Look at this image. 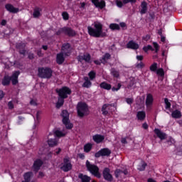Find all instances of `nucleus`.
<instances>
[{"mask_svg":"<svg viewBox=\"0 0 182 182\" xmlns=\"http://www.w3.org/2000/svg\"><path fill=\"white\" fill-rule=\"evenodd\" d=\"M4 91L0 90V99H2L4 97Z\"/></svg>","mask_w":182,"mask_h":182,"instance_id":"69168bd1","label":"nucleus"},{"mask_svg":"<svg viewBox=\"0 0 182 182\" xmlns=\"http://www.w3.org/2000/svg\"><path fill=\"white\" fill-rule=\"evenodd\" d=\"M86 167L91 174L95 176L97 178H100L102 176L100 175V173H99V167H97V166L91 164L89 161H87Z\"/></svg>","mask_w":182,"mask_h":182,"instance_id":"20e7f679","label":"nucleus"},{"mask_svg":"<svg viewBox=\"0 0 182 182\" xmlns=\"http://www.w3.org/2000/svg\"><path fill=\"white\" fill-rule=\"evenodd\" d=\"M45 174L43 172H39L38 177L41 178L44 177Z\"/></svg>","mask_w":182,"mask_h":182,"instance_id":"0e129e2a","label":"nucleus"},{"mask_svg":"<svg viewBox=\"0 0 182 182\" xmlns=\"http://www.w3.org/2000/svg\"><path fill=\"white\" fill-rule=\"evenodd\" d=\"M85 82L83 83V87H90L92 86V82L90 80H89V78L87 77H85Z\"/></svg>","mask_w":182,"mask_h":182,"instance_id":"f704fd0d","label":"nucleus"},{"mask_svg":"<svg viewBox=\"0 0 182 182\" xmlns=\"http://www.w3.org/2000/svg\"><path fill=\"white\" fill-rule=\"evenodd\" d=\"M65 27L60 28L57 32H56V35H60V33H65Z\"/></svg>","mask_w":182,"mask_h":182,"instance_id":"3c124183","label":"nucleus"},{"mask_svg":"<svg viewBox=\"0 0 182 182\" xmlns=\"http://www.w3.org/2000/svg\"><path fill=\"white\" fill-rule=\"evenodd\" d=\"M154 133L156 134L157 137H159V139H160L161 140H165V139H166L167 137L166 133L161 132L159 129H155Z\"/></svg>","mask_w":182,"mask_h":182,"instance_id":"2eb2a0df","label":"nucleus"},{"mask_svg":"<svg viewBox=\"0 0 182 182\" xmlns=\"http://www.w3.org/2000/svg\"><path fill=\"white\" fill-rule=\"evenodd\" d=\"M110 154H112V151H110V149H107V148H104L101 150H100L98 152L95 153V156L97 159H99V157L100 156H110Z\"/></svg>","mask_w":182,"mask_h":182,"instance_id":"6e6552de","label":"nucleus"},{"mask_svg":"<svg viewBox=\"0 0 182 182\" xmlns=\"http://www.w3.org/2000/svg\"><path fill=\"white\" fill-rule=\"evenodd\" d=\"M116 4L117 6H118V8H122V6H123V1H120V0H117L116 1Z\"/></svg>","mask_w":182,"mask_h":182,"instance_id":"09e8293b","label":"nucleus"},{"mask_svg":"<svg viewBox=\"0 0 182 182\" xmlns=\"http://www.w3.org/2000/svg\"><path fill=\"white\" fill-rule=\"evenodd\" d=\"M153 95L151 94H148L146 95V105L147 107H150L151 105H153Z\"/></svg>","mask_w":182,"mask_h":182,"instance_id":"6ab92c4d","label":"nucleus"},{"mask_svg":"<svg viewBox=\"0 0 182 182\" xmlns=\"http://www.w3.org/2000/svg\"><path fill=\"white\" fill-rule=\"evenodd\" d=\"M88 76H89L90 80H93V79H95V77H96V73H95L94 71H90L88 74Z\"/></svg>","mask_w":182,"mask_h":182,"instance_id":"37998d69","label":"nucleus"},{"mask_svg":"<svg viewBox=\"0 0 182 182\" xmlns=\"http://www.w3.org/2000/svg\"><path fill=\"white\" fill-rule=\"evenodd\" d=\"M62 16L65 21H68V19H69V14L66 11L63 12Z\"/></svg>","mask_w":182,"mask_h":182,"instance_id":"a18cd8bd","label":"nucleus"},{"mask_svg":"<svg viewBox=\"0 0 182 182\" xmlns=\"http://www.w3.org/2000/svg\"><path fill=\"white\" fill-rule=\"evenodd\" d=\"M136 59L137 60H143V55H137Z\"/></svg>","mask_w":182,"mask_h":182,"instance_id":"052dcab7","label":"nucleus"},{"mask_svg":"<svg viewBox=\"0 0 182 182\" xmlns=\"http://www.w3.org/2000/svg\"><path fill=\"white\" fill-rule=\"evenodd\" d=\"M30 104L32 105V106H36L38 104L36 103V100H31V102H30Z\"/></svg>","mask_w":182,"mask_h":182,"instance_id":"864d4df0","label":"nucleus"},{"mask_svg":"<svg viewBox=\"0 0 182 182\" xmlns=\"http://www.w3.org/2000/svg\"><path fill=\"white\" fill-rule=\"evenodd\" d=\"M164 102H165V105H166L165 109H170V107H171V103H170V102H168V99L165 98V99H164Z\"/></svg>","mask_w":182,"mask_h":182,"instance_id":"a19ab883","label":"nucleus"},{"mask_svg":"<svg viewBox=\"0 0 182 182\" xmlns=\"http://www.w3.org/2000/svg\"><path fill=\"white\" fill-rule=\"evenodd\" d=\"M103 177L107 181H113V176L110 174V169H109V168H105L103 171Z\"/></svg>","mask_w":182,"mask_h":182,"instance_id":"1a4fd4ad","label":"nucleus"},{"mask_svg":"<svg viewBox=\"0 0 182 182\" xmlns=\"http://www.w3.org/2000/svg\"><path fill=\"white\" fill-rule=\"evenodd\" d=\"M56 62L58 65H62L65 62V54L61 52L57 54Z\"/></svg>","mask_w":182,"mask_h":182,"instance_id":"dca6fc26","label":"nucleus"},{"mask_svg":"<svg viewBox=\"0 0 182 182\" xmlns=\"http://www.w3.org/2000/svg\"><path fill=\"white\" fill-rule=\"evenodd\" d=\"M19 71H15L11 77L12 85H16L18 83V76H19Z\"/></svg>","mask_w":182,"mask_h":182,"instance_id":"a211bd4d","label":"nucleus"},{"mask_svg":"<svg viewBox=\"0 0 182 182\" xmlns=\"http://www.w3.org/2000/svg\"><path fill=\"white\" fill-rule=\"evenodd\" d=\"M78 178L81 179V182H90V177L83 175L82 173H80L78 175Z\"/></svg>","mask_w":182,"mask_h":182,"instance_id":"b1692460","label":"nucleus"},{"mask_svg":"<svg viewBox=\"0 0 182 182\" xmlns=\"http://www.w3.org/2000/svg\"><path fill=\"white\" fill-rule=\"evenodd\" d=\"M85 6H86V3L85 2L80 3V8H82V9H85Z\"/></svg>","mask_w":182,"mask_h":182,"instance_id":"bf43d9fd","label":"nucleus"},{"mask_svg":"<svg viewBox=\"0 0 182 182\" xmlns=\"http://www.w3.org/2000/svg\"><path fill=\"white\" fill-rule=\"evenodd\" d=\"M92 139H93L94 141H95V143H102V141L105 140V136H102V135L97 134V135L93 136Z\"/></svg>","mask_w":182,"mask_h":182,"instance_id":"5701e85b","label":"nucleus"},{"mask_svg":"<svg viewBox=\"0 0 182 182\" xmlns=\"http://www.w3.org/2000/svg\"><path fill=\"white\" fill-rule=\"evenodd\" d=\"M5 8L6 11L11 14H18V12H19V9L15 8L12 4H6Z\"/></svg>","mask_w":182,"mask_h":182,"instance_id":"4468645a","label":"nucleus"},{"mask_svg":"<svg viewBox=\"0 0 182 182\" xmlns=\"http://www.w3.org/2000/svg\"><path fill=\"white\" fill-rule=\"evenodd\" d=\"M24 48L25 43H21L17 45V49L19 50L21 55H25L26 51L25 50Z\"/></svg>","mask_w":182,"mask_h":182,"instance_id":"a878e982","label":"nucleus"},{"mask_svg":"<svg viewBox=\"0 0 182 182\" xmlns=\"http://www.w3.org/2000/svg\"><path fill=\"white\" fill-rule=\"evenodd\" d=\"M109 59H110V55L109 53H105V55L102 58L101 60V63H107V60H109Z\"/></svg>","mask_w":182,"mask_h":182,"instance_id":"473e14b6","label":"nucleus"},{"mask_svg":"<svg viewBox=\"0 0 182 182\" xmlns=\"http://www.w3.org/2000/svg\"><path fill=\"white\" fill-rule=\"evenodd\" d=\"M77 113L79 117H85L89 114V107L85 102H78L77 105Z\"/></svg>","mask_w":182,"mask_h":182,"instance_id":"7ed1b4c3","label":"nucleus"},{"mask_svg":"<svg viewBox=\"0 0 182 182\" xmlns=\"http://www.w3.org/2000/svg\"><path fill=\"white\" fill-rule=\"evenodd\" d=\"M150 70H151V72H156L157 70V63H154L150 66Z\"/></svg>","mask_w":182,"mask_h":182,"instance_id":"79ce46f5","label":"nucleus"},{"mask_svg":"<svg viewBox=\"0 0 182 182\" xmlns=\"http://www.w3.org/2000/svg\"><path fill=\"white\" fill-rule=\"evenodd\" d=\"M62 53L65 54V56H69L70 55V44H64L62 47Z\"/></svg>","mask_w":182,"mask_h":182,"instance_id":"ddd939ff","label":"nucleus"},{"mask_svg":"<svg viewBox=\"0 0 182 182\" xmlns=\"http://www.w3.org/2000/svg\"><path fill=\"white\" fill-rule=\"evenodd\" d=\"M92 3L96 6V8H100V9H103L105 6H106V2L105 1L102 0L101 1H99V0H91Z\"/></svg>","mask_w":182,"mask_h":182,"instance_id":"9b49d317","label":"nucleus"},{"mask_svg":"<svg viewBox=\"0 0 182 182\" xmlns=\"http://www.w3.org/2000/svg\"><path fill=\"white\" fill-rule=\"evenodd\" d=\"M121 143H122V144H127V140L126 139V138H122L121 139Z\"/></svg>","mask_w":182,"mask_h":182,"instance_id":"6e6d98bb","label":"nucleus"},{"mask_svg":"<svg viewBox=\"0 0 182 182\" xmlns=\"http://www.w3.org/2000/svg\"><path fill=\"white\" fill-rule=\"evenodd\" d=\"M39 116H41V112L38 111L36 113V119L37 120H39Z\"/></svg>","mask_w":182,"mask_h":182,"instance_id":"680f3d73","label":"nucleus"},{"mask_svg":"<svg viewBox=\"0 0 182 182\" xmlns=\"http://www.w3.org/2000/svg\"><path fill=\"white\" fill-rule=\"evenodd\" d=\"M42 164H43V161L41 159H37L36 161H34L33 168L34 171L38 173L41 167H42Z\"/></svg>","mask_w":182,"mask_h":182,"instance_id":"f8f14e48","label":"nucleus"},{"mask_svg":"<svg viewBox=\"0 0 182 182\" xmlns=\"http://www.w3.org/2000/svg\"><path fill=\"white\" fill-rule=\"evenodd\" d=\"M126 102L128 105H132L134 102L133 98H127Z\"/></svg>","mask_w":182,"mask_h":182,"instance_id":"603ef678","label":"nucleus"},{"mask_svg":"<svg viewBox=\"0 0 182 182\" xmlns=\"http://www.w3.org/2000/svg\"><path fill=\"white\" fill-rule=\"evenodd\" d=\"M90 54L85 53L83 55L80 56V60H85V62L89 63V62H90Z\"/></svg>","mask_w":182,"mask_h":182,"instance_id":"bb28decb","label":"nucleus"},{"mask_svg":"<svg viewBox=\"0 0 182 182\" xmlns=\"http://www.w3.org/2000/svg\"><path fill=\"white\" fill-rule=\"evenodd\" d=\"M92 26L94 28L91 26L87 27L88 33L90 36H93L94 38H105V36H107V34L103 32V25L100 22H94Z\"/></svg>","mask_w":182,"mask_h":182,"instance_id":"f257e3e1","label":"nucleus"},{"mask_svg":"<svg viewBox=\"0 0 182 182\" xmlns=\"http://www.w3.org/2000/svg\"><path fill=\"white\" fill-rule=\"evenodd\" d=\"M147 12V2L146 1H142L141 4V11L140 14L141 15H144Z\"/></svg>","mask_w":182,"mask_h":182,"instance_id":"4be33fe9","label":"nucleus"},{"mask_svg":"<svg viewBox=\"0 0 182 182\" xmlns=\"http://www.w3.org/2000/svg\"><path fill=\"white\" fill-rule=\"evenodd\" d=\"M11 83V77L5 76L2 80V85L3 86H8Z\"/></svg>","mask_w":182,"mask_h":182,"instance_id":"c756f323","label":"nucleus"},{"mask_svg":"<svg viewBox=\"0 0 182 182\" xmlns=\"http://www.w3.org/2000/svg\"><path fill=\"white\" fill-rule=\"evenodd\" d=\"M142 127H143V129H145V130H147V129H149V125H147L146 123H144L142 124Z\"/></svg>","mask_w":182,"mask_h":182,"instance_id":"4d7b16f0","label":"nucleus"},{"mask_svg":"<svg viewBox=\"0 0 182 182\" xmlns=\"http://www.w3.org/2000/svg\"><path fill=\"white\" fill-rule=\"evenodd\" d=\"M8 106H9V109H14V103H12V102H9L8 103Z\"/></svg>","mask_w":182,"mask_h":182,"instance_id":"5fc2aeb1","label":"nucleus"},{"mask_svg":"<svg viewBox=\"0 0 182 182\" xmlns=\"http://www.w3.org/2000/svg\"><path fill=\"white\" fill-rule=\"evenodd\" d=\"M41 12H42V9L41 8L34 9L33 16V18H39L41 16Z\"/></svg>","mask_w":182,"mask_h":182,"instance_id":"cd10ccee","label":"nucleus"},{"mask_svg":"<svg viewBox=\"0 0 182 182\" xmlns=\"http://www.w3.org/2000/svg\"><path fill=\"white\" fill-rule=\"evenodd\" d=\"M153 46L154 48H155V52L156 53H157V52H159V50L160 49V46H159V44L156 42L153 43Z\"/></svg>","mask_w":182,"mask_h":182,"instance_id":"49530a36","label":"nucleus"},{"mask_svg":"<svg viewBox=\"0 0 182 182\" xmlns=\"http://www.w3.org/2000/svg\"><path fill=\"white\" fill-rule=\"evenodd\" d=\"M111 106L112 105H109V104L104 105L102 108V114H104L105 116H106L107 114H109L108 110L110 109Z\"/></svg>","mask_w":182,"mask_h":182,"instance_id":"aec40b11","label":"nucleus"},{"mask_svg":"<svg viewBox=\"0 0 182 182\" xmlns=\"http://www.w3.org/2000/svg\"><path fill=\"white\" fill-rule=\"evenodd\" d=\"M128 49H137L139 48V44L136 42L131 41L127 44Z\"/></svg>","mask_w":182,"mask_h":182,"instance_id":"412c9836","label":"nucleus"},{"mask_svg":"<svg viewBox=\"0 0 182 182\" xmlns=\"http://www.w3.org/2000/svg\"><path fill=\"white\" fill-rule=\"evenodd\" d=\"M100 87H102V89H105V90H110V89H112V85L104 82L100 84Z\"/></svg>","mask_w":182,"mask_h":182,"instance_id":"2f4dec72","label":"nucleus"},{"mask_svg":"<svg viewBox=\"0 0 182 182\" xmlns=\"http://www.w3.org/2000/svg\"><path fill=\"white\" fill-rule=\"evenodd\" d=\"M136 68L138 69H143V68H144V63H143V62H141V63L136 64Z\"/></svg>","mask_w":182,"mask_h":182,"instance_id":"8fccbe9b","label":"nucleus"},{"mask_svg":"<svg viewBox=\"0 0 182 182\" xmlns=\"http://www.w3.org/2000/svg\"><path fill=\"white\" fill-rule=\"evenodd\" d=\"M1 25H2V26H5V25H6V20H2Z\"/></svg>","mask_w":182,"mask_h":182,"instance_id":"e2e57ef3","label":"nucleus"},{"mask_svg":"<svg viewBox=\"0 0 182 182\" xmlns=\"http://www.w3.org/2000/svg\"><path fill=\"white\" fill-rule=\"evenodd\" d=\"M171 116L173 119H180L181 117V112L176 109L172 112Z\"/></svg>","mask_w":182,"mask_h":182,"instance_id":"c85d7f7f","label":"nucleus"},{"mask_svg":"<svg viewBox=\"0 0 182 182\" xmlns=\"http://www.w3.org/2000/svg\"><path fill=\"white\" fill-rule=\"evenodd\" d=\"M52 73V70L48 68L38 69V75L43 79H50Z\"/></svg>","mask_w":182,"mask_h":182,"instance_id":"423d86ee","label":"nucleus"},{"mask_svg":"<svg viewBox=\"0 0 182 182\" xmlns=\"http://www.w3.org/2000/svg\"><path fill=\"white\" fill-rule=\"evenodd\" d=\"M109 28L112 31H119V30H120V26H119V24H116V23L110 24Z\"/></svg>","mask_w":182,"mask_h":182,"instance_id":"c9c22d12","label":"nucleus"},{"mask_svg":"<svg viewBox=\"0 0 182 182\" xmlns=\"http://www.w3.org/2000/svg\"><path fill=\"white\" fill-rule=\"evenodd\" d=\"M121 87H122V85H121L120 83H119V84L117 85V88L113 87L112 88V92H117V90H120Z\"/></svg>","mask_w":182,"mask_h":182,"instance_id":"de8ad7c7","label":"nucleus"},{"mask_svg":"<svg viewBox=\"0 0 182 182\" xmlns=\"http://www.w3.org/2000/svg\"><path fill=\"white\" fill-rule=\"evenodd\" d=\"M146 166H147V164L142 161L141 164L139 166L138 170H139V171H144V170H146Z\"/></svg>","mask_w":182,"mask_h":182,"instance_id":"e433bc0d","label":"nucleus"},{"mask_svg":"<svg viewBox=\"0 0 182 182\" xmlns=\"http://www.w3.org/2000/svg\"><path fill=\"white\" fill-rule=\"evenodd\" d=\"M94 63H95V65H100L102 63V61L100 60H95Z\"/></svg>","mask_w":182,"mask_h":182,"instance_id":"338daca9","label":"nucleus"},{"mask_svg":"<svg viewBox=\"0 0 182 182\" xmlns=\"http://www.w3.org/2000/svg\"><path fill=\"white\" fill-rule=\"evenodd\" d=\"M143 50H144L145 52H147L149 50L153 51V50H154V48H153V47L151 46L148 45L147 46H144L143 48Z\"/></svg>","mask_w":182,"mask_h":182,"instance_id":"c03bdc74","label":"nucleus"},{"mask_svg":"<svg viewBox=\"0 0 182 182\" xmlns=\"http://www.w3.org/2000/svg\"><path fill=\"white\" fill-rule=\"evenodd\" d=\"M63 103H65V98H62L60 97L56 103L57 109H60V107H62V106H63Z\"/></svg>","mask_w":182,"mask_h":182,"instance_id":"7c9ffc66","label":"nucleus"},{"mask_svg":"<svg viewBox=\"0 0 182 182\" xmlns=\"http://www.w3.org/2000/svg\"><path fill=\"white\" fill-rule=\"evenodd\" d=\"M68 134V132L63 130L59 131L56 130L54 132V134L50 133L48 136V144L49 147H55V146H58V141L56 139H53L52 136L55 137H65Z\"/></svg>","mask_w":182,"mask_h":182,"instance_id":"f03ea898","label":"nucleus"},{"mask_svg":"<svg viewBox=\"0 0 182 182\" xmlns=\"http://www.w3.org/2000/svg\"><path fill=\"white\" fill-rule=\"evenodd\" d=\"M63 31L64 33L68 36H75V35H76V32L70 28L64 27Z\"/></svg>","mask_w":182,"mask_h":182,"instance_id":"f3484780","label":"nucleus"},{"mask_svg":"<svg viewBox=\"0 0 182 182\" xmlns=\"http://www.w3.org/2000/svg\"><path fill=\"white\" fill-rule=\"evenodd\" d=\"M115 177L119 178V177H123V171L120 169H117L115 171Z\"/></svg>","mask_w":182,"mask_h":182,"instance_id":"58836bf2","label":"nucleus"},{"mask_svg":"<svg viewBox=\"0 0 182 182\" xmlns=\"http://www.w3.org/2000/svg\"><path fill=\"white\" fill-rule=\"evenodd\" d=\"M156 74L159 76H161V77H163V76H164V70H163V68H159L156 70Z\"/></svg>","mask_w":182,"mask_h":182,"instance_id":"ea45409f","label":"nucleus"},{"mask_svg":"<svg viewBox=\"0 0 182 182\" xmlns=\"http://www.w3.org/2000/svg\"><path fill=\"white\" fill-rule=\"evenodd\" d=\"M57 92L58 93V96L63 99H67L68 95H70L72 93V91L69 87H64L59 90H57Z\"/></svg>","mask_w":182,"mask_h":182,"instance_id":"0eeeda50","label":"nucleus"},{"mask_svg":"<svg viewBox=\"0 0 182 182\" xmlns=\"http://www.w3.org/2000/svg\"><path fill=\"white\" fill-rule=\"evenodd\" d=\"M144 41H149L150 40V36L146 35L145 37L143 38Z\"/></svg>","mask_w":182,"mask_h":182,"instance_id":"13d9d810","label":"nucleus"},{"mask_svg":"<svg viewBox=\"0 0 182 182\" xmlns=\"http://www.w3.org/2000/svg\"><path fill=\"white\" fill-rule=\"evenodd\" d=\"M111 74L114 77H119V71L116 70L114 68L111 69Z\"/></svg>","mask_w":182,"mask_h":182,"instance_id":"4c0bfd02","label":"nucleus"},{"mask_svg":"<svg viewBox=\"0 0 182 182\" xmlns=\"http://www.w3.org/2000/svg\"><path fill=\"white\" fill-rule=\"evenodd\" d=\"M92 146L93 145L90 143L85 144L84 146V151H85V153H89V151H90L92 150Z\"/></svg>","mask_w":182,"mask_h":182,"instance_id":"72a5a7b5","label":"nucleus"},{"mask_svg":"<svg viewBox=\"0 0 182 182\" xmlns=\"http://www.w3.org/2000/svg\"><path fill=\"white\" fill-rule=\"evenodd\" d=\"M61 116L63 117V123L66 129H68V130L73 129V124L70 123V120H69V112L66 110H63Z\"/></svg>","mask_w":182,"mask_h":182,"instance_id":"39448f33","label":"nucleus"},{"mask_svg":"<svg viewBox=\"0 0 182 182\" xmlns=\"http://www.w3.org/2000/svg\"><path fill=\"white\" fill-rule=\"evenodd\" d=\"M61 170L65 172L72 170V164H70L68 159H64V164L61 167Z\"/></svg>","mask_w":182,"mask_h":182,"instance_id":"9d476101","label":"nucleus"},{"mask_svg":"<svg viewBox=\"0 0 182 182\" xmlns=\"http://www.w3.org/2000/svg\"><path fill=\"white\" fill-rule=\"evenodd\" d=\"M148 182H157V181H156L153 178H149V179H148Z\"/></svg>","mask_w":182,"mask_h":182,"instance_id":"774afa93","label":"nucleus"},{"mask_svg":"<svg viewBox=\"0 0 182 182\" xmlns=\"http://www.w3.org/2000/svg\"><path fill=\"white\" fill-rule=\"evenodd\" d=\"M137 119L143 122L146 119V112L144 111H139L136 114Z\"/></svg>","mask_w":182,"mask_h":182,"instance_id":"393cba45","label":"nucleus"}]
</instances>
